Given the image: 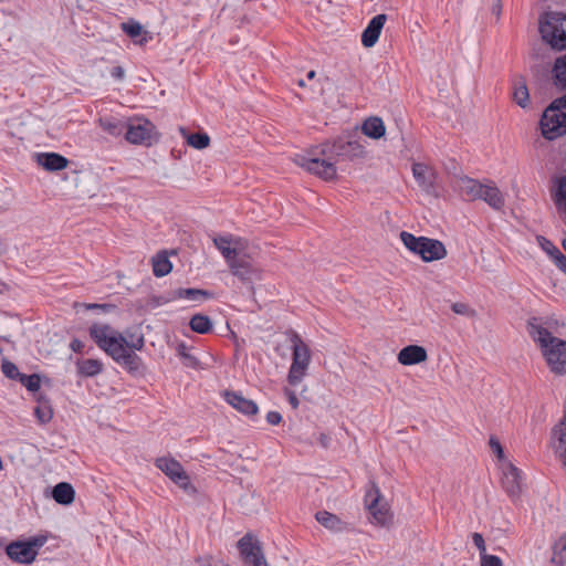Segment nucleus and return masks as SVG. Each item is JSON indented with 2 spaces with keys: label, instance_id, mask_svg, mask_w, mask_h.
Masks as SVG:
<instances>
[{
  "label": "nucleus",
  "instance_id": "55",
  "mask_svg": "<svg viewBox=\"0 0 566 566\" xmlns=\"http://www.w3.org/2000/svg\"><path fill=\"white\" fill-rule=\"evenodd\" d=\"M2 340H4V342H11V335L2 336Z\"/></svg>",
  "mask_w": 566,
  "mask_h": 566
},
{
  "label": "nucleus",
  "instance_id": "13",
  "mask_svg": "<svg viewBox=\"0 0 566 566\" xmlns=\"http://www.w3.org/2000/svg\"><path fill=\"white\" fill-rule=\"evenodd\" d=\"M365 504L375 523L385 525L388 522L389 510L386 503H380V493L377 488L366 493Z\"/></svg>",
  "mask_w": 566,
  "mask_h": 566
},
{
  "label": "nucleus",
  "instance_id": "46",
  "mask_svg": "<svg viewBox=\"0 0 566 566\" xmlns=\"http://www.w3.org/2000/svg\"><path fill=\"white\" fill-rule=\"evenodd\" d=\"M266 421L272 426H277L282 421V416L279 411H269L266 413Z\"/></svg>",
  "mask_w": 566,
  "mask_h": 566
},
{
  "label": "nucleus",
  "instance_id": "45",
  "mask_svg": "<svg viewBox=\"0 0 566 566\" xmlns=\"http://www.w3.org/2000/svg\"><path fill=\"white\" fill-rule=\"evenodd\" d=\"M481 566H503L500 557L495 555H488L481 558Z\"/></svg>",
  "mask_w": 566,
  "mask_h": 566
},
{
  "label": "nucleus",
  "instance_id": "51",
  "mask_svg": "<svg viewBox=\"0 0 566 566\" xmlns=\"http://www.w3.org/2000/svg\"><path fill=\"white\" fill-rule=\"evenodd\" d=\"M318 441L324 448H328L331 443V437L326 433H321Z\"/></svg>",
  "mask_w": 566,
  "mask_h": 566
},
{
  "label": "nucleus",
  "instance_id": "6",
  "mask_svg": "<svg viewBox=\"0 0 566 566\" xmlns=\"http://www.w3.org/2000/svg\"><path fill=\"white\" fill-rule=\"evenodd\" d=\"M400 240L409 251L418 254L426 262L441 260L447 255L446 247L439 240L415 237L407 231L400 232Z\"/></svg>",
  "mask_w": 566,
  "mask_h": 566
},
{
  "label": "nucleus",
  "instance_id": "9",
  "mask_svg": "<svg viewBox=\"0 0 566 566\" xmlns=\"http://www.w3.org/2000/svg\"><path fill=\"white\" fill-rule=\"evenodd\" d=\"M155 465L180 489L188 493L195 492L189 475L177 460L169 457H161L156 460Z\"/></svg>",
  "mask_w": 566,
  "mask_h": 566
},
{
  "label": "nucleus",
  "instance_id": "44",
  "mask_svg": "<svg viewBox=\"0 0 566 566\" xmlns=\"http://www.w3.org/2000/svg\"><path fill=\"white\" fill-rule=\"evenodd\" d=\"M489 444L491 450L497 455L499 459H502L504 457L503 448L495 437L490 438Z\"/></svg>",
  "mask_w": 566,
  "mask_h": 566
},
{
  "label": "nucleus",
  "instance_id": "43",
  "mask_svg": "<svg viewBox=\"0 0 566 566\" xmlns=\"http://www.w3.org/2000/svg\"><path fill=\"white\" fill-rule=\"evenodd\" d=\"M182 364L192 369H197L199 367V360L191 353L185 354L184 358H181Z\"/></svg>",
  "mask_w": 566,
  "mask_h": 566
},
{
  "label": "nucleus",
  "instance_id": "22",
  "mask_svg": "<svg viewBox=\"0 0 566 566\" xmlns=\"http://www.w3.org/2000/svg\"><path fill=\"white\" fill-rule=\"evenodd\" d=\"M483 185L468 176L460 177L457 181V187L461 195L465 196L469 200H478L482 196Z\"/></svg>",
  "mask_w": 566,
  "mask_h": 566
},
{
  "label": "nucleus",
  "instance_id": "38",
  "mask_svg": "<svg viewBox=\"0 0 566 566\" xmlns=\"http://www.w3.org/2000/svg\"><path fill=\"white\" fill-rule=\"evenodd\" d=\"M122 30L132 39H137L143 33V27L135 20L122 23Z\"/></svg>",
  "mask_w": 566,
  "mask_h": 566
},
{
  "label": "nucleus",
  "instance_id": "47",
  "mask_svg": "<svg viewBox=\"0 0 566 566\" xmlns=\"http://www.w3.org/2000/svg\"><path fill=\"white\" fill-rule=\"evenodd\" d=\"M555 265L566 274V255H564L562 252L556 254L555 259L553 260Z\"/></svg>",
  "mask_w": 566,
  "mask_h": 566
},
{
  "label": "nucleus",
  "instance_id": "37",
  "mask_svg": "<svg viewBox=\"0 0 566 566\" xmlns=\"http://www.w3.org/2000/svg\"><path fill=\"white\" fill-rule=\"evenodd\" d=\"M187 143L196 149H203L209 146L210 137L206 133H192L187 136Z\"/></svg>",
  "mask_w": 566,
  "mask_h": 566
},
{
  "label": "nucleus",
  "instance_id": "14",
  "mask_svg": "<svg viewBox=\"0 0 566 566\" xmlns=\"http://www.w3.org/2000/svg\"><path fill=\"white\" fill-rule=\"evenodd\" d=\"M214 247L224 258L227 264L232 262L233 259L240 255L241 239L231 234L217 235L213 238Z\"/></svg>",
  "mask_w": 566,
  "mask_h": 566
},
{
  "label": "nucleus",
  "instance_id": "52",
  "mask_svg": "<svg viewBox=\"0 0 566 566\" xmlns=\"http://www.w3.org/2000/svg\"><path fill=\"white\" fill-rule=\"evenodd\" d=\"M71 349L74 352H81L83 348V344L78 339H73L70 345Z\"/></svg>",
  "mask_w": 566,
  "mask_h": 566
},
{
  "label": "nucleus",
  "instance_id": "48",
  "mask_svg": "<svg viewBox=\"0 0 566 566\" xmlns=\"http://www.w3.org/2000/svg\"><path fill=\"white\" fill-rule=\"evenodd\" d=\"M285 396L293 409H296L300 405L296 394L290 389H285Z\"/></svg>",
  "mask_w": 566,
  "mask_h": 566
},
{
  "label": "nucleus",
  "instance_id": "4",
  "mask_svg": "<svg viewBox=\"0 0 566 566\" xmlns=\"http://www.w3.org/2000/svg\"><path fill=\"white\" fill-rule=\"evenodd\" d=\"M544 138L554 140L566 134V95L554 99L543 112L539 120Z\"/></svg>",
  "mask_w": 566,
  "mask_h": 566
},
{
  "label": "nucleus",
  "instance_id": "34",
  "mask_svg": "<svg viewBox=\"0 0 566 566\" xmlns=\"http://www.w3.org/2000/svg\"><path fill=\"white\" fill-rule=\"evenodd\" d=\"M34 416L41 423H48L53 416V411L49 400L39 398L38 405L34 408Z\"/></svg>",
  "mask_w": 566,
  "mask_h": 566
},
{
  "label": "nucleus",
  "instance_id": "20",
  "mask_svg": "<svg viewBox=\"0 0 566 566\" xmlns=\"http://www.w3.org/2000/svg\"><path fill=\"white\" fill-rule=\"evenodd\" d=\"M36 163L49 171H59L67 167L69 160L57 153H40Z\"/></svg>",
  "mask_w": 566,
  "mask_h": 566
},
{
  "label": "nucleus",
  "instance_id": "41",
  "mask_svg": "<svg viewBox=\"0 0 566 566\" xmlns=\"http://www.w3.org/2000/svg\"><path fill=\"white\" fill-rule=\"evenodd\" d=\"M452 311L458 314V315H463V316H474L475 315V311L472 310L468 304L465 303H461V302H457V303H453L452 306H451Z\"/></svg>",
  "mask_w": 566,
  "mask_h": 566
},
{
  "label": "nucleus",
  "instance_id": "8",
  "mask_svg": "<svg viewBox=\"0 0 566 566\" xmlns=\"http://www.w3.org/2000/svg\"><path fill=\"white\" fill-rule=\"evenodd\" d=\"M45 535L32 536L27 541H17L6 547V553L13 562L31 564L38 551L46 543Z\"/></svg>",
  "mask_w": 566,
  "mask_h": 566
},
{
  "label": "nucleus",
  "instance_id": "50",
  "mask_svg": "<svg viewBox=\"0 0 566 566\" xmlns=\"http://www.w3.org/2000/svg\"><path fill=\"white\" fill-rule=\"evenodd\" d=\"M85 306L88 310H102L104 312H107V311H111V310L115 308L114 305H109V304H86Z\"/></svg>",
  "mask_w": 566,
  "mask_h": 566
},
{
  "label": "nucleus",
  "instance_id": "30",
  "mask_svg": "<svg viewBox=\"0 0 566 566\" xmlns=\"http://www.w3.org/2000/svg\"><path fill=\"white\" fill-rule=\"evenodd\" d=\"M77 370L81 375L85 377H93L102 373L103 364L98 359H84L77 363Z\"/></svg>",
  "mask_w": 566,
  "mask_h": 566
},
{
  "label": "nucleus",
  "instance_id": "24",
  "mask_svg": "<svg viewBox=\"0 0 566 566\" xmlns=\"http://www.w3.org/2000/svg\"><path fill=\"white\" fill-rule=\"evenodd\" d=\"M212 294L200 289H177L170 292L168 301L187 300L190 302H200L211 297Z\"/></svg>",
  "mask_w": 566,
  "mask_h": 566
},
{
  "label": "nucleus",
  "instance_id": "11",
  "mask_svg": "<svg viewBox=\"0 0 566 566\" xmlns=\"http://www.w3.org/2000/svg\"><path fill=\"white\" fill-rule=\"evenodd\" d=\"M154 125L147 119H135L127 122L125 139L130 144L149 145Z\"/></svg>",
  "mask_w": 566,
  "mask_h": 566
},
{
  "label": "nucleus",
  "instance_id": "42",
  "mask_svg": "<svg viewBox=\"0 0 566 566\" xmlns=\"http://www.w3.org/2000/svg\"><path fill=\"white\" fill-rule=\"evenodd\" d=\"M472 542L475 545V547L479 549L480 558H483V557L489 555L486 553V546H485V542H484V538H483L482 534L476 533V532L473 533L472 534Z\"/></svg>",
  "mask_w": 566,
  "mask_h": 566
},
{
  "label": "nucleus",
  "instance_id": "28",
  "mask_svg": "<svg viewBox=\"0 0 566 566\" xmlns=\"http://www.w3.org/2000/svg\"><path fill=\"white\" fill-rule=\"evenodd\" d=\"M552 73L556 87L566 91V53L555 60Z\"/></svg>",
  "mask_w": 566,
  "mask_h": 566
},
{
  "label": "nucleus",
  "instance_id": "23",
  "mask_svg": "<svg viewBox=\"0 0 566 566\" xmlns=\"http://www.w3.org/2000/svg\"><path fill=\"white\" fill-rule=\"evenodd\" d=\"M481 195L479 199L485 201L491 208L501 210L504 207V197L493 182L484 184Z\"/></svg>",
  "mask_w": 566,
  "mask_h": 566
},
{
  "label": "nucleus",
  "instance_id": "35",
  "mask_svg": "<svg viewBox=\"0 0 566 566\" xmlns=\"http://www.w3.org/2000/svg\"><path fill=\"white\" fill-rule=\"evenodd\" d=\"M513 99L522 108L527 107L530 103V94L524 82L516 83L513 91Z\"/></svg>",
  "mask_w": 566,
  "mask_h": 566
},
{
  "label": "nucleus",
  "instance_id": "3",
  "mask_svg": "<svg viewBox=\"0 0 566 566\" xmlns=\"http://www.w3.org/2000/svg\"><path fill=\"white\" fill-rule=\"evenodd\" d=\"M527 332L532 339L539 346L543 356L552 373L566 374V340L552 335L545 328L539 318L533 317L527 322Z\"/></svg>",
  "mask_w": 566,
  "mask_h": 566
},
{
  "label": "nucleus",
  "instance_id": "56",
  "mask_svg": "<svg viewBox=\"0 0 566 566\" xmlns=\"http://www.w3.org/2000/svg\"><path fill=\"white\" fill-rule=\"evenodd\" d=\"M297 84L303 87V86H305V81L304 80H298Z\"/></svg>",
  "mask_w": 566,
  "mask_h": 566
},
{
  "label": "nucleus",
  "instance_id": "18",
  "mask_svg": "<svg viewBox=\"0 0 566 566\" xmlns=\"http://www.w3.org/2000/svg\"><path fill=\"white\" fill-rule=\"evenodd\" d=\"M228 265L231 273L243 282H250L259 276L258 270L245 259L237 256Z\"/></svg>",
  "mask_w": 566,
  "mask_h": 566
},
{
  "label": "nucleus",
  "instance_id": "57",
  "mask_svg": "<svg viewBox=\"0 0 566 566\" xmlns=\"http://www.w3.org/2000/svg\"><path fill=\"white\" fill-rule=\"evenodd\" d=\"M563 248L566 250V238L563 240Z\"/></svg>",
  "mask_w": 566,
  "mask_h": 566
},
{
  "label": "nucleus",
  "instance_id": "16",
  "mask_svg": "<svg viewBox=\"0 0 566 566\" xmlns=\"http://www.w3.org/2000/svg\"><path fill=\"white\" fill-rule=\"evenodd\" d=\"M412 175L418 186L427 193L434 192L436 172L434 170L421 163L412 164Z\"/></svg>",
  "mask_w": 566,
  "mask_h": 566
},
{
  "label": "nucleus",
  "instance_id": "15",
  "mask_svg": "<svg viewBox=\"0 0 566 566\" xmlns=\"http://www.w3.org/2000/svg\"><path fill=\"white\" fill-rule=\"evenodd\" d=\"M223 397L230 406L244 416L251 417L259 412L258 405L253 400L245 398L241 392L227 390Z\"/></svg>",
  "mask_w": 566,
  "mask_h": 566
},
{
  "label": "nucleus",
  "instance_id": "12",
  "mask_svg": "<svg viewBox=\"0 0 566 566\" xmlns=\"http://www.w3.org/2000/svg\"><path fill=\"white\" fill-rule=\"evenodd\" d=\"M502 486L512 499H517L523 486V473L512 463L503 467Z\"/></svg>",
  "mask_w": 566,
  "mask_h": 566
},
{
  "label": "nucleus",
  "instance_id": "49",
  "mask_svg": "<svg viewBox=\"0 0 566 566\" xmlns=\"http://www.w3.org/2000/svg\"><path fill=\"white\" fill-rule=\"evenodd\" d=\"M111 76L116 81H122L125 76V70L122 66H114L111 70Z\"/></svg>",
  "mask_w": 566,
  "mask_h": 566
},
{
  "label": "nucleus",
  "instance_id": "17",
  "mask_svg": "<svg viewBox=\"0 0 566 566\" xmlns=\"http://www.w3.org/2000/svg\"><path fill=\"white\" fill-rule=\"evenodd\" d=\"M386 21L387 15L385 13H380L375 15L368 22L367 27L361 33V44L365 48H371L377 43Z\"/></svg>",
  "mask_w": 566,
  "mask_h": 566
},
{
  "label": "nucleus",
  "instance_id": "2",
  "mask_svg": "<svg viewBox=\"0 0 566 566\" xmlns=\"http://www.w3.org/2000/svg\"><path fill=\"white\" fill-rule=\"evenodd\" d=\"M88 335L101 350L128 371L140 369L142 358L135 352L145 346L142 334L122 333L107 323L94 322L88 327Z\"/></svg>",
  "mask_w": 566,
  "mask_h": 566
},
{
  "label": "nucleus",
  "instance_id": "26",
  "mask_svg": "<svg viewBox=\"0 0 566 566\" xmlns=\"http://www.w3.org/2000/svg\"><path fill=\"white\" fill-rule=\"evenodd\" d=\"M361 132L369 138L379 139L386 133L384 120L380 117H369L361 125Z\"/></svg>",
  "mask_w": 566,
  "mask_h": 566
},
{
  "label": "nucleus",
  "instance_id": "33",
  "mask_svg": "<svg viewBox=\"0 0 566 566\" xmlns=\"http://www.w3.org/2000/svg\"><path fill=\"white\" fill-rule=\"evenodd\" d=\"M556 189L552 192L553 200L558 208L566 211V176L556 178Z\"/></svg>",
  "mask_w": 566,
  "mask_h": 566
},
{
  "label": "nucleus",
  "instance_id": "1",
  "mask_svg": "<svg viewBox=\"0 0 566 566\" xmlns=\"http://www.w3.org/2000/svg\"><path fill=\"white\" fill-rule=\"evenodd\" d=\"M365 156V146L359 138L338 137L313 146L305 154L294 157V163L324 180L336 177V164L340 160H353Z\"/></svg>",
  "mask_w": 566,
  "mask_h": 566
},
{
  "label": "nucleus",
  "instance_id": "31",
  "mask_svg": "<svg viewBox=\"0 0 566 566\" xmlns=\"http://www.w3.org/2000/svg\"><path fill=\"white\" fill-rule=\"evenodd\" d=\"M190 328L199 334H207L212 329L211 319L203 314H196L190 318Z\"/></svg>",
  "mask_w": 566,
  "mask_h": 566
},
{
  "label": "nucleus",
  "instance_id": "10",
  "mask_svg": "<svg viewBox=\"0 0 566 566\" xmlns=\"http://www.w3.org/2000/svg\"><path fill=\"white\" fill-rule=\"evenodd\" d=\"M242 560L252 566H268L261 543L251 534H245L237 544Z\"/></svg>",
  "mask_w": 566,
  "mask_h": 566
},
{
  "label": "nucleus",
  "instance_id": "40",
  "mask_svg": "<svg viewBox=\"0 0 566 566\" xmlns=\"http://www.w3.org/2000/svg\"><path fill=\"white\" fill-rule=\"evenodd\" d=\"M537 242L539 247L554 260L556 254L560 253L559 249L545 237L538 235Z\"/></svg>",
  "mask_w": 566,
  "mask_h": 566
},
{
  "label": "nucleus",
  "instance_id": "19",
  "mask_svg": "<svg viewBox=\"0 0 566 566\" xmlns=\"http://www.w3.org/2000/svg\"><path fill=\"white\" fill-rule=\"evenodd\" d=\"M427 357V352L423 347L418 345H409L399 352L398 361L401 365L410 366L424 361Z\"/></svg>",
  "mask_w": 566,
  "mask_h": 566
},
{
  "label": "nucleus",
  "instance_id": "27",
  "mask_svg": "<svg viewBox=\"0 0 566 566\" xmlns=\"http://www.w3.org/2000/svg\"><path fill=\"white\" fill-rule=\"evenodd\" d=\"M52 497L59 504L70 505L74 501L75 491L70 483L60 482L53 488Z\"/></svg>",
  "mask_w": 566,
  "mask_h": 566
},
{
  "label": "nucleus",
  "instance_id": "7",
  "mask_svg": "<svg viewBox=\"0 0 566 566\" xmlns=\"http://www.w3.org/2000/svg\"><path fill=\"white\" fill-rule=\"evenodd\" d=\"M539 32L543 40L553 49H566V14L558 12L546 13L539 20Z\"/></svg>",
  "mask_w": 566,
  "mask_h": 566
},
{
  "label": "nucleus",
  "instance_id": "36",
  "mask_svg": "<svg viewBox=\"0 0 566 566\" xmlns=\"http://www.w3.org/2000/svg\"><path fill=\"white\" fill-rule=\"evenodd\" d=\"M17 381L20 382L23 387H25L27 390L30 392L39 391L41 387V378L40 375L38 374L25 375L22 373V375Z\"/></svg>",
  "mask_w": 566,
  "mask_h": 566
},
{
  "label": "nucleus",
  "instance_id": "32",
  "mask_svg": "<svg viewBox=\"0 0 566 566\" xmlns=\"http://www.w3.org/2000/svg\"><path fill=\"white\" fill-rule=\"evenodd\" d=\"M552 563L563 566L566 564V535H562L553 546Z\"/></svg>",
  "mask_w": 566,
  "mask_h": 566
},
{
  "label": "nucleus",
  "instance_id": "21",
  "mask_svg": "<svg viewBox=\"0 0 566 566\" xmlns=\"http://www.w3.org/2000/svg\"><path fill=\"white\" fill-rule=\"evenodd\" d=\"M99 127L113 137L125 136L127 122L116 116H104L98 119Z\"/></svg>",
  "mask_w": 566,
  "mask_h": 566
},
{
  "label": "nucleus",
  "instance_id": "25",
  "mask_svg": "<svg viewBox=\"0 0 566 566\" xmlns=\"http://www.w3.org/2000/svg\"><path fill=\"white\" fill-rule=\"evenodd\" d=\"M315 518L321 525L332 532H342L346 530L347 526V524L343 522L337 515L327 511L317 512Z\"/></svg>",
  "mask_w": 566,
  "mask_h": 566
},
{
  "label": "nucleus",
  "instance_id": "53",
  "mask_svg": "<svg viewBox=\"0 0 566 566\" xmlns=\"http://www.w3.org/2000/svg\"><path fill=\"white\" fill-rule=\"evenodd\" d=\"M177 352H178V355H179V357H180V358H184V355H185V354L190 353V352L188 350V347H187V346H186V344H184V343H181V344H179V345H178V347H177Z\"/></svg>",
  "mask_w": 566,
  "mask_h": 566
},
{
  "label": "nucleus",
  "instance_id": "39",
  "mask_svg": "<svg viewBox=\"0 0 566 566\" xmlns=\"http://www.w3.org/2000/svg\"><path fill=\"white\" fill-rule=\"evenodd\" d=\"M2 374L7 378L14 380V381H17L20 378V376L22 375V373L17 367V365L7 359H2Z\"/></svg>",
  "mask_w": 566,
  "mask_h": 566
},
{
  "label": "nucleus",
  "instance_id": "54",
  "mask_svg": "<svg viewBox=\"0 0 566 566\" xmlns=\"http://www.w3.org/2000/svg\"><path fill=\"white\" fill-rule=\"evenodd\" d=\"M316 73L315 71H310L306 75L307 80H313L315 77Z\"/></svg>",
  "mask_w": 566,
  "mask_h": 566
},
{
  "label": "nucleus",
  "instance_id": "5",
  "mask_svg": "<svg viewBox=\"0 0 566 566\" xmlns=\"http://www.w3.org/2000/svg\"><path fill=\"white\" fill-rule=\"evenodd\" d=\"M286 336L292 348V364L290 366L287 381L292 386L298 385L306 375L311 363L308 346L295 331H287Z\"/></svg>",
  "mask_w": 566,
  "mask_h": 566
},
{
  "label": "nucleus",
  "instance_id": "29",
  "mask_svg": "<svg viewBox=\"0 0 566 566\" xmlns=\"http://www.w3.org/2000/svg\"><path fill=\"white\" fill-rule=\"evenodd\" d=\"M172 264L165 252L158 253L153 258V273L157 277H161L170 273Z\"/></svg>",
  "mask_w": 566,
  "mask_h": 566
}]
</instances>
